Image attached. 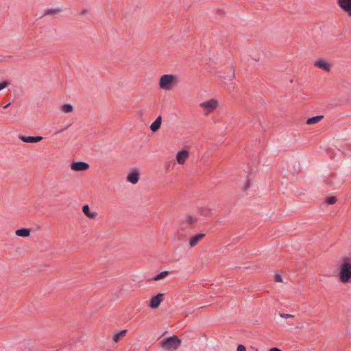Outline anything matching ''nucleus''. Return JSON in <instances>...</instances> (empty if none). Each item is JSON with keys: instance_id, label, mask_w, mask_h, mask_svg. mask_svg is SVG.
<instances>
[{"instance_id": "nucleus-29", "label": "nucleus", "mask_w": 351, "mask_h": 351, "mask_svg": "<svg viewBox=\"0 0 351 351\" xmlns=\"http://www.w3.org/2000/svg\"><path fill=\"white\" fill-rule=\"evenodd\" d=\"M67 128H62V129H60L59 130H57L54 132L53 135H56L58 134H60V133H62V132H64Z\"/></svg>"}, {"instance_id": "nucleus-24", "label": "nucleus", "mask_w": 351, "mask_h": 351, "mask_svg": "<svg viewBox=\"0 0 351 351\" xmlns=\"http://www.w3.org/2000/svg\"><path fill=\"white\" fill-rule=\"evenodd\" d=\"M8 84V82L7 81H3L0 82V90L5 88Z\"/></svg>"}, {"instance_id": "nucleus-30", "label": "nucleus", "mask_w": 351, "mask_h": 351, "mask_svg": "<svg viewBox=\"0 0 351 351\" xmlns=\"http://www.w3.org/2000/svg\"><path fill=\"white\" fill-rule=\"evenodd\" d=\"M269 351H282L280 349L276 347H274L269 349Z\"/></svg>"}, {"instance_id": "nucleus-28", "label": "nucleus", "mask_w": 351, "mask_h": 351, "mask_svg": "<svg viewBox=\"0 0 351 351\" xmlns=\"http://www.w3.org/2000/svg\"><path fill=\"white\" fill-rule=\"evenodd\" d=\"M250 180H247V182H246V184H245V187H244L243 190H244V191H246L247 189H249V188H250Z\"/></svg>"}, {"instance_id": "nucleus-17", "label": "nucleus", "mask_w": 351, "mask_h": 351, "mask_svg": "<svg viewBox=\"0 0 351 351\" xmlns=\"http://www.w3.org/2000/svg\"><path fill=\"white\" fill-rule=\"evenodd\" d=\"M324 118V116L322 115H317L315 117H312L307 119L306 124L308 125H312L318 123Z\"/></svg>"}, {"instance_id": "nucleus-12", "label": "nucleus", "mask_w": 351, "mask_h": 351, "mask_svg": "<svg viewBox=\"0 0 351 351\" xmlns=\"http://www.w3.org/2000/svg\"><path fill=\"white\" fill-rule=\"evenodd\" d=\"M189 157V153L186 150H182L178 153L176 159L179 164L182 165Z\"/></svg>"}, {"instance_id": "nucleus-15", "label": "nucleus", "mask_w": 351, "mask_h": 351, "mask_svg": "<svg viewBox=\"0 0 351 351\" xmlns=\"http://www.w3.org/2000/svg\"><path fill=\"white\" fill-rule=\"evenodd\" d=\"M162 123V118L160 116L158 117L156 120L151 124L150 130L152 132H156L160 127Z\"/></svg>"}, {"instance_id": "nucleus-23", "label": "nucleus", "mask_w": 351, "mask_h": 351, "mask_svg": "<svg viewBox=\"0 0 351 351\" xmlns=\"http://www.w3.org/2000/svg\"><path fill=\"white\" fill-rule=\"evenodd\" d=\"M337 202V197H335V196H330V197H328L326 199V202L328 204V205H332V204H335Z\"/></svg>"}, {"instance_id": "nucleus-6", "label": "nucleus", "mask_w": 351, "mask_h": 351, "mask_svg": "<svg viewBox=\"0 0 351 351\" xmlns=\"http://www.w3.org/2000/svg\"><path fill=\"white\" fill-rule=\"evenodd\" d=\"M218 102L215 99H210L203 102L200 106L207 110V113L214 110L217 107Z\"/></svg>"}, {"instance_id": "nucleus-27", "label": "nucleus", "mask_w": 351, "mask_h": 351, "mask_svg": "<svg viewBox=\"0 0 351 351\" xmlns=\"http://www.w3.org/2000/svg\"><path fill=\"white\" fill-rule=\"evenodd\" d=\"M237 351H246V348L243 345L240 344L237 346Z\"/></svg>"}, {"instance_id": "nucleus-22", "label": "nucleus", "mask_w": 351, "mask_h": 351, "mask_svg": "<svg viewBox=\"0 0 351 351\" xmlns=\"http://www.w3.org/2000/svg\"><path fill=\"white\" fill-rule=\"evenodd\" d=\"M234 69L232 67V70L230 71V73H228L227 75V76H222V75H220V77L225 80H231L232 79H233L234 77Z\"/></svg>"}, {"instance_id": "nucleus-1", "label": "nucleus", "mask_w": 351, "mask_h": 351, "mask_svg": "<svg viewBox=\"0 0 351 351\" xmlns=\"http://www.w3.org/2000/svg\"><path fill=\"white\" fill-rule=\"evenodd\" d=\"M197 219L191 215H187L180 221L177 230L178 240L185 241L191 234L192 230L195 228Z\"/></svg>"}, {"instance_id": "nucleus-26", "label": "nucleus", "mask_w": 351, "mask_h": 351, "mask_svg": "<svg viewBox=\"0 0 351 351\" xmlns=\"http://www.w3.org/2000/svg\"><path fill=\"white\" fill-rule=\"evenodd\" d=\"M280 316L281 317L286 318V319H287V318H289V317H293V315H291V314H288V313H280Z\"/></svg>"}, {"instance_id": "nucleus-8", "label": "nucleus", "mask_w": 351, "mask_h": 351, "mask_svg": "<svg viewBox=\"0 0 351 351\" xmlns=\"http://www.w3.org/2000/svg\"><path fill=\"white\" fill-rule=\"evenodd\" d=\"M339 6L351 16V0H338Z\"/></svg>"}, {"instance_id": "nucleus-20", "label": "nucleus", "mask_w": 351, "mask_h": 351, "mask_svg": "<svg viewBox=\"0 0 351 351\" xmlns=\"http://www.w3.org/2000/svg\"><path fill=\"white\" fill-rule=\"evenodd\" d=\"M62 110L65 113H69L73 111V107L71 104H65L62 106Z\"/></svg>"}, {"instance_id": "nucleus-21", "label": "nucleus", "mask_w": 351, "mask_h": 351, "mask_svg": "<svg viewBox=\"0 0 351 351\" xmlns=\"http://www.w3.org/2000/svg\"><path fill=\"white\" fill-rule=\"evenodd\" d=\"M61 10L60 8H48L45 10V14L49 15H53L60 13Z\"/></svg>"}, {"instance_id": "nucleus-18", "label": "nucleus", "mask_w": 351, "mask_h": 351, "mask_svg": "<svg viewBox=\"0 0 351 351\" xmlns=\"http://www.w3.org/2000/svg\"><path fill=\"white\" fill-rule=\"evenodd\" d=\"M126 332L127 330H123L119 332H117L113 336V340L115 342H118L121 339V338L123 337L125 335Z\"/></svg>"}, {"instance_id": "nucleus-19", "label": "nucleus", "mask_w": 351, "mask_h": 351, "mask_svg": "<svg viewBox=\"0 0 351 351\" xmlns=\"http://www.w3.org/2000/svg\"><path fill=\"white\" fill-rule=\"evenodd\" d=\"M168 274H169L168 271H163L160 272V274H158V275L155 276L152 279H153V280L158 281L160 280L163 279L166 276H167Z\"/></svg>"}, {"instance_id": "nucleus-7", "label": "nucleus", "mask_w": 351, "mask_h": 351, "mask_svg": "<svg viewBox=\"0 0 351 351\" xmlns=\"http://www.w3.org/2000/svg\"><path fill=\"white\" fill-rule=\"evenodd\" d=\"M164 300V294L158 293L155 296H153L149 302V306L152 308H157Z\"/></svg>"}, {"instance_id": "nucleus-3", "label": "nucleus", "mask_w": 351, "mask_h": 351, "mask_svg": "<svg viewBox=\"0 0 351 351\" xmlns=\"http://www.w3.org/2000/svg\"><path fill=\"white\" fill-rule=\"evenodd\" d=\"M341 282H348L351 278V260L346 258L343 259L340 266L339 273Z\"/></svg>"}, {"instance_id": "nucleus-31", "label": "nucleus", "mask_w": 351, "mask_h": 351, "mask_svg": "<svg viewBox=\"0 0 351 351\" xmlns=\"http://www.w3.org/2000/svg\"><path fill=\"white\" fill-rule=\"evenodd\" d=\"M10 105V102L8 103L7 104H5V106H3V109L7 108Z\"/></svg>"}, {"instance_id": "nucleus-4", "label": "nucleus", "mask_w": 351, "mask_h": 351, "mask_svg": "<svg viewBox=\"0 0 351 351\" xmlns=\"http://www.w3.org/2000/svg\"><path fill=\"white\" fill-rule=\"evenodd\" d=\"M178 82V78L171 74H165L161 76L159 82L160 88L169 90Z\"/></svg>"}, {"instance_id": "nucleus-2", "label": "nucleus", "mask_w": 351, "mask_h": 351, "mask_svg": "<svg viewBox=\"0 0 351 351\" xmlns=\"http://www.w3.org/2000/svg\"><path fill=\"white\" fill-rule=\"evenodd\" d=\"M181 339L176 335L164 338L159 342L160 348L165 351H176L181 346Z\"/></svg>"}, {"instance_id": "nucleus-10", "label": "nucleus", "mask_w": 351, "mask_h": 351, "mask_svg": "<svg viewBox=\"0 0 351 351\" xmlns=\"http://www.w3.org/2000/svg\"><path fill=\"white\" fill-rule=\"evenodd\" d=\"M206 236L204 233H199L196 235L192 236L189 238V245L191 247H194L197 245L198 242L201 241Z\"/></svg>"}, {"instance_id": "nucleus-14", "label": "nucleus", "mask_w": 351, "mask_h": 351, "mask_svg": "<svg viewBox=\"0 0 351 351\" xmlns=\"http://www.w3.org/2000/svg\"><path fill=\"white\" fill-rule=\"evenodd\" d=\"M314 65L318 68H320L326 71H329L330 69V64L327 63L325 60L319 59L317 60Z\"/></svg>"}, {"instance_id": "nucleus-32", "label": "nucleus", "mask_w": 351, "mask_h": 351, "mask_svg": "<svg viewBox=\"0 0 351 351\" xmlns=\"http://www.w3.org/2000/svg\"><path fill=\"white\" fill-rule=\"evenodd\" d=\"M87 10L86 9H84L82 12H81V14H85L86 13Z\"/></svg>"}, {"instance_id": "nucleus-25", "label": "nucleus", "mask_w": 351, "mask_h": 351, "mask_svg": "<svg viewBox=\"0 0 351 351\" xmlns=\"http://www.w3.org/2000/svg\"><path fill=\"white\" fill-rule=\"evenodd\" d=\"M274 279H275V281H276V282H282V276L279 274H275Z\"/></svg>"}, {"instance_id": "nucleus-9", "label": "nucleus", "mask_w": 351, "mask_h": 351, "mask_svg": "<svg viewBox=\"0 0 351 351\" xmlns=\"http://www.w3.org/2000/svg\"><path fill=\"white\" fill-rule=\"evenodd\" d=\"M19 138L24 143H36L40 142L43 139V137L41 136H25L20 135V136H19Z\"/></svg>"}, {"instance_id": "nucleus-16", "label": "nucleus", "mask_w": 351, "mask_h": 351, "mask_svg": "<svg viewBox=\"0 0 351 351\" xmlns=\"http://www.w3.org/2000/svg\"><path fill=\"white\" fill-rule=\"evenodd\" d=\"M15 234L21 237H27L30 235V230L28 228H22L16 230Z\"/></svg>"}, {"instance_id": "nucleus-11", "label": "nucleus", "mask_w": 351, "mask_h": 351, "mask_svg": "<svg viewBox=\"0 0 351 351\" xmlns=\"http://www.w3.org/2000/svg\"><path fill=\"white\" fill-rule=\"evenodd\" d=\"M82 211L87 217L92 219H95L98 215L97 212L90 210V208L88 204L82 206Z\"/></svg>"}, {"instance_id": "nucleus-5", "label": "nucleus", "mask_w": 351, "mask_h": 351, "mask_svg": "<svg viewBox=\"0 0 351 351\" xmlns=\"http://www.w3.org/2000/svg\"><path fill=\"white\" fill-rule=\"evenodd\" d=\"M89 168V165L87 162L82 161L74 162L71 165V169L75 171H86Z\"/></svg>"}, {"instance_id": "nucleus-13", "label": "nucleus", "mask_w": 351, "mask_h": 351, "mask_svg": "<svg viewBox=\"0 0 351 351\" xmlns=\"http://www.w3.org/2000/svg\"><path fill=\"white\" fill-rule=\"evenodd\" d=\"M139 180V173L137 171L134 170L128 175L127 180L132 184H136Z\"/></svg>"}]
</instances>
